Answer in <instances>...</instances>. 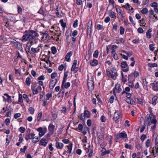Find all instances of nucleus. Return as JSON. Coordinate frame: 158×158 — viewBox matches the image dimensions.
<instances>
[{"label": "nucleus", "mask_w": 158, "mask_h": 158, "mask_svg": "<svg viewBox=\"0 0 158 158\" xmlns=\"http://www.w3.org/2000/svg\"><path fill=\"white\" fill-rule=\"evenodd\" d=\"M10 119L9 118H6L5 119V123L6 125H8L10 123Z\"/></svg>", "instance_id": "nucleus-64"}, {"label": "nucleus", "mask_w": 158, "mask_h": 158, "mask_svg": "<svg viewBox=\"0 0 158 158\" xmlns=\"http://www.w3.org/2000/svg\"><path fill=\"white\" fill-rule=\"evenodd\" d=\"M152 153L153 155L155 154L158 155V139L157 141V138L155 139V147H153L152 148Z\"/></svg>", "instance_id": "nucleus-2"}, {"label": "nucleus", "mask_w": 158, "mask_h": 158, "mask_svg": "<svg viewBox=\"0 0 158 158\" xmlns=\"http://www.w3.org/2000/svg\"><path fill=\"white\" fill-rule=\"evenodd\" d=\"M153 46L154 45L152 44H150L149 46L150 50L152 51H153L155 49V48Z\"/></svg>", "instance_id": "nucleus-58"}, {"label": "nucleus", "mask_w": 158, "mask_h": 158, "mask_svg": "<svg viewBox=\"0 0 158 158\" xmlns=\"http://www.w3.org/2000/svg\"><path fill=\"white\" fill-rule=\"evenodd\" d=\"M152 30L150 29H149L147 31L146 33V36L147 38L150 39L152 37V34L151 33L152 32Z\"/></svg>", "instance_id": "nucleus-20"}, {"label": "nucleus", "mask_w": 158, "mask_h": 158, "mask_svg": "<svg viewBox=\"0 0 158 158\" xmlns=\"http://www.w3.org/2000/svg\"><path fill=\"white\" fill-rule=\"evenodd\" d=\"M98 137L100 139H102L104 138V135L101 133H98L97 134Z\"/></svg>", "instance_id": "nucleus-47"}, {"label": "nucleus", "mask_w": 158, "mask_h": 158, "mask_svg": "<svg viewBox=\"0 0 158 158\" xmlns=\"http://www.w3.org/2000/svg\"><path fill=\"white\" fill-rule=\"evenodd\" d=\"M67 110H68V108L65 106H64V107H62V109L61 110V111L62 113H65L66 112Z\"/></svg>", "instance_id": "nucleus-41"}, {"label": "nucleus", "mask_w": 158, "mask_h": 158, "mask_svg": "<svg viewBox=\"0 0 158 158\" xmlns=\"http://www.w3.org/2000/svg\"><path fill=\"white\" fill-rule=\"evenodd\" d=\"M92 31V28H87V35H90Z\"/></svg>", "instance_id": "nucleus-56"}, {"label": "nucleus", "mask_w": 158, "mask_h": 158, "mask_svg": "<svg viewBox=\"0 0 158 158\" xmlns=\"http://www.w3.org/2000/svg\"><path fill=\"white\" fill-rule=\"evenodd\" d=\"M120 85L119 84H117L115 85V87L113 89V93L115 94V90L116 92L119 93L122 91V89L120 88Z\"/></svg>", "instance_id": "nucleus-5"}, {"label": "nucleus", "mask_w": 158, "mask_h": 158, "mask_svg": "<svg viewBox=\"0 0 158 158\" xmlns=\"http://www.w3.org/2000/svg\"><path fill=\"white\" fill-rule=\"evenodd\" d=\"M98 50H96L94 54H93V56L94 57L97 58L98 57Z\"/></svg>", "instance_id": "nucleus-43"}, {"label": "nucleus", "mask_w": 158, "mask_h": 158, "mask_svg": "<svg viewBox=\"0 0 158 158\" xmlns=\"http://www.w3.org/2000/svg\"><path fill=\"white\" fill-rule=\"evenodd\" d=\"M37 131L39 132V135L40 137H42L45 134V132L43 131L42 128L41 127L38 128Z\"/></svg>", "instance_id": "nucleus-15"}, {"label": "nucleus", "mask_w": 158, "mask_h": 158, "mask_svg": "<svg viewBox=\"0 0 158 158\" xmlns=\"http://www.w3.org/2000/svg\"><path fill=\"white\" fill-rule=\"evenodd\" d=\"M98 64V61L97 60L93 59V60H91L90 64L93 66L97 65Z\"/></svg>", "instance_id": "nucleus-16"}, {"label": "nucleus", "mask_w": 158, "mask_h": 158, "mask_svg": "<svg viewBox=\"0 0 158 158\" xmlns=\"http://www.w3.org/2000/svg\"><path fill=\"white\" fill-rule=\"evenodd\" d=\"M19 131L21 133H23L25 131V129L23 127H21L19 128Z\"/></svg>", "instance_id": "nucleus-50"}, {"label": "nucleus", "mask_w": 158, "mask_h": 158, "mask_svg": "<svg viewBox=\"0 0 158 158\" xmlns=\"http://www.w3.org/2000/svg\"><path fill=\"white\" fill-rule=\"evenodd\" d=\"M116 11L118 14L121 15L122 17H123V13L121 9L119 8H116Z\"/></svg>", "instance_id": "nucleus-24"}, {"label": "nucleus", "mask_w": 158, "mask_h": 158, "mask_svg": "<svg viewBox=\"0 0 158 158\" xmlns=\"http://www.w3.org/2000/svg\"><path fill=\"white\" fill-rule=\"evenodd\" d=\"M84 114L85 118L86 117L87 118H89L90 116V112L87 110H84Z\"/></svg>", "instance_id": "nucleus-21"}, {"label": "nucleus", "mask_w": 158, "mask_h": 158, "mask_svg": "<svg viewBox=\"0 0 158 158\" xmlns=\"http://www.w3.org/2000/svg\"><path fill=\"white\" fill-rule=\"evenodd\" d=\"M117 48V46L116 45H113L111 50V53L112 54H114V53H115V49Z\"/></svg>", "instance_id": "nucleus-32"}, {"label": "nucleus", "mask_w": 158, "mask_h": 158, "mask_svg": "<svg viewBox=\"0 0 158 158\" xmlns=\"http://www.w3.org/2000/svg\"><path fill=\"white\" fill-rule=\"evenodd\" d=\"M126 102L128 103H130L132 105H133L135 103L134 101L132 100L130 98H128L126 100Z\"/></svg>", "instance_id": "nucleus-25"}, {"label": "nucleus", "mask_w": 158, "mask_h": 158, "mask_svg": "<svg viewBox=\"0 0 158 158\" xmlns=\"http://www.w3.org/2000/svg\"><path fill=\"white\" fill-rule=\"evenodd\" d=\"M125 147L126 148L129 149H132L133 148V147L132 145L128 144H126Z\"/></svg>", "instance_id": "nucleus-44"}, {"label": "nucleus", "mask_w": 158, "mask_h": 158, "mask_svg": "<svg viewBox=\"0 0 158 158\" xmlns=\"http://www.w3.org/2000/svg\"><path fill=\"white\" fill-rule=\"evenodd\" d=\"M125 29L122 26H121L120 28V33L121 35H123L124 33Z\"/></svg>", "instance_id": "nucleus-40"}, {"label": "nucleus", "mask_w": 158, "mask_h": 158, "mask_svg": "<svg viewBox=\"0 0 158 158\" xmlns=\"http://www.w3.org/2000/svg\"><path fill=\"white\" fill-rule=\"evenodd\" d=\"M57 73H52L51 75V78L52 79H54L55 77L57 76Z\"/></svg>", "instance_id": "nucleus-57"}, {"label": "nucleus", "mask_w": 158, "mask_h": 158, "mask_svg": "<svg viewBox=\"0 0 158 158\" xmlns=\"http://www.w3.org/2000/svg\"><path fill=\"white\" fill-rule=\"evenodd\" d=\"M88 87L89 88L90 87L91 88V89L92 90H93L94 89V82L92 81V83H90V82H89L88 83Z\"/></svg>", "instance_id": "nucleus-27"}, {"label": "nucleus", "mask_w": 158, "mask_h": 158, "mask_svg": "<svg viewBox=\"0 0 158 158\" xmlns=\"http://www.w3.org/2000/svg\"><path fill=\"white\" fill-rule=\"evenodd\" d=\"M148 12V10L147 8H144L142 9V10H141V12L143 14H146Z\"/></svg>", "instance_id": "nucleus-35"}, {"label": "nucleus", "mask_w": 158, "mask_h": 158, "mask_svg": "<svg viewBox=\"0 0 158 158\" xmlns=\"http://www.w3.org/2000/svg\"><path fill=\"white\" fill-rule=\"evenodd\" d=\"M72 52L71 51L68 52L65 56V60L68 61L70 62V57L72 55Z\"/></svg>", "instance_id": "nucleus-13"}, {"label": "nucleus", "mask_w": 158, "mask_h": 158, "mask_svg": "<svg viewBox=\"0 0 158 158\" xmlns=\"http://www.w3.org/2000/svg\"><path fill=\"white\" fill-rule=\"evenodd\" d=\"M143 84L144 86L146 88L147 87L148 82L146 81L145 78L143 79Z\"/></svg>", "instance_id": "nucleus-38"}, {"label": "nucleus", "mask_w": 158, "mask_h": 158, "mask_svg": "<svg viewBox=\"0 0 158 158\" xmlns=\"http://www.w3.org/2000/svg\"><path fill=\"white\" fill-rule=\"evenodd\" d=\"M28 110L30 114H33L34 113L35 110L33 107H30Z\"/></svg>", "instance_id": "nucleus-37"}, {"label": "nucleus", "mask_w": 158, "mask_h": 158, "mask_svg": "<svg viewBox=\"0 0 158 158\" xmlns=\"http://www.w3.org/2000/svg\"><path fill=\"white\" fill-rule=\"evenodd\" d=\"M24 32L25 34L23 35L21 38L23 42L29 40V42H27L26 45L25 50L27 54L28 53H31L30 48L32 45L36 44L37 42V40L35 38L38 34L33 30H26Z\"/></svg>", "instance_id": "nucleus-1"}, {"label": "nucleus", "mask_w": 158, "mask_h": 158, "mask_svg": "<svg viewBox=\"0 0 158 158\" xmlns=\"http://www.w3.org/2000/svg\"><path fill=\"white\" fill-rule=\"evenodd\" d=\"M120 114L118 113L117 111H115L113 119L115 121L116 123L118 122V120L119 118Z\"/></svg>", "instance_id": "nucleus-7"}, {"label": "nucleus", "mask_w": 158, "mask_h": 158, "mask_svg": "<svg viewBox=\"0 0 158 158\" xmlns=\"http://www.w3.org/2000/svg\"><path fill=\"white\" fill-rule=\"evenodd\" d=\"M133 73H132L131 74L129 75L128 76V81H129L130 80L131 81L133 79Z\"/></svg>", "instance_id": "nucleus-39"}, {"label": "nucleus", "mask_w": 158, "mask_h": 158, "mask_svg": "<svg viewBox=\"0 0 158 158\" xmlns=\"http://www.w3.org/2000/svg\"><path fill=\"white\" fill-rule=\"evenodd\" d=\"M133 73L134 75V77H137L138 76H139V73L138 72L135 71Z\"/></svg>", "instance_id": "nucleus-55"}, {"label": "nucleus", "mask_w": 158, "mask_h": 158, "mask_svg": "<svg viewBox=\"0 0 158 158\" xmlns=\"http://www.w3.org/2000/svg\"><path fill=\"white\" fill-rule=\"evenodd\" d=\"M56 146L57 149H61L63 148V144L61 143L56 142Z\"/></svg>", "instance_id": "nucleus-19"}, {"label": "nucleus", "mask_w": 158, "mask_h": 158, "mask_svg": "<svg viewBox=\"0 0 158 158\" xmlns=\"http://www.w3.org/2000/svg\"><path fill=\"white\" fill-rule=\"evenodd\" d=\"M70 86V84L69 82L65 83L64 85V87L65 88L67 89Z\"/></svg>", "instance_id": "nucleus-51"}, {"label": "nucleus", "mask_w": 158, "mask_h": 158, "mask_svg": "<svg viewBox=\"0 0 158 158\" xmlns=\"http://www.w3.org/2000/svg\"><path fill=\"white\" fill-rule=\"evenodd\" d=\"M57 82V79H56L51 80L49 84V88L50 89H52Z\"/></svg>", "instance_id": "nucleus-8"}, {"label": "nucleus", "mask_w": 158, "mask_h": 158, "mask_svg": "<svg viewBox=\"0 0 158 158\" xmlns=\"http://www.w3.org/2000/svg\"><path fill=\"white\" fill-rule=\"evenodd\" d=\"M52 52V54H55L57 52V50L56 47L54 46L52 47L51 48Z\"/></svg>", "instance_id": "nucleus-34"}, {"label": "nucleus", "mask_w": 158, "mask_h": 158, "mask_svg": "<svg viewBox=\"0 0 158 158\" xmlns=\"http://www.w3.org/2000/svg\"><path fill=\"white\" fill-rule=\"evenodd\" d=\"M100 120L102 123L105 122L106 121V117L104 115H102L100 118Z\"/></svg>", "instance_id": "nucleus-45"}, {"label": "nucleus", "mask_w": 158, "mask_h": 158, "mask_svg": "<svg viewBox=\"0 0 158 158\" xmlns=\"http://www.w3.org/2000/svg\"><path fill=\"white\" fill-rule=\"evenodd\" d=\"M106 145V143L105 142H104L102 143L100 145L101 147L103 149H105V147Z\"/></svg>", "instance_id": "nucleus-46"}, {"label": "nucleus", "mask_w": 158, "mask_h": 158, "mask_svg": "<svg viewBox=\"0 0 158 158\" xmlns=\"http://www.w3.org/2000/svg\"><path fill=\"white\" fill-rule=\"evenodd\" d=\"M21 116V114L20 113L15 114L14 115V117L15 119L20 117Z\"/></svg>", "instance_id": "nucleus-62"}, {"label": "nucleus", "mask_w": 158, "mask_h": 158, "mask_svg": "<svg viewBox=\"0 0 158 158\" xmlns=\"http://www.w3.org/2000/svg\"><path fill=\"white\" fill-rule=\"evenodd\" d=\"M18 102L19 103L20 102H23V99L22 98V95L19 94V100L18 101Z\"/></svg>", "instance_id": "nucleus-36"}, {"label": "nucleus", "mask_w": 158, "mask_h": 158, "mask_svg": "<svg viewBox=\"0 0 158 158\" xmlns=\"http://www.w3.org/2000/svg\"><path fill=\"white\" fill-rule=\"evenodd\" d=\"M42 34L44 35V36L42 37V38H43L45 37L46 39H48V37H49V35L47 33L46 31H45L44 32H42Z\"/></svg>", "instance_id": "nucleus-31"}, {"label": "nucleus", "mask_w": 158, "mask_h": 158, "mask_svg": "<svg viewBox=\"0 0 158 158\" xmlns=\"http://www.w3.org/2000/svg\"><path fill=\"white\" fill-rule=\"evenodd\" d=\"M77 63V60H74L71 68V71H73L74 73H76L78 70V68L76 67Z\"/></svg>", "instance_id": "nucleus-3"}, {"label": "nucleus", "mask_w": 158, "mask_h": 158, "mask_svg": "<svg viewBox=\"0 0 158 158\" xmlns=\"http://www.w3.org/2000/svg\"><path fill=\"white\" fill-rule=\"evenodd\" d=\"M92 22L91 20L88 21L87 25V28H91L92 27Z\"/></svg>", "instance_id": "nucleus-29"}, {"label": "nucleus", "mask_w": 158, "mask_h": 158, "mask_svg": "<svg viewBox=\"0 0 158 158\" xmlns=\"http://www.w3.org/2000/svg\"><path fill=\"white\" fill-rule=\"evenodd\" d=\"M15 46L16 48L19 50L21 51L22 52H23V49L22 46V44L19 42H15Z\"/></svg>", "instance_id": "nucleus-10"}, {"label": "nucleus", "mask_w": 158, "mask_h": 158, "mask_svg": "<svg viewBox=\"0 0 158 158\" xmlns=\"http://www.w3.org/2000/svg\"><path fill=\"white\" fill-rule=\"evenodd\" d=\"M150 85L152 87V89L156 91H158V82L156 81H154Z\"/></svg>", "instance_id": "nucleus-6"}, {"label": "nucleus", "mask_w": 158, "mask_h": 158, "mask_svg": "<svg viewBox=\"0 0 158 158\" xmlns=\"http://www.w3.org/2000/svg\"><path fill=\"white\" fill-rule=\"evenodd\" d=\"M26 83L27 84V85L29 86L31 84V78L29 77H27L26 79Z\"/></svg>", "instance_id": "nucleus-33"}, {"label": "nucleus", "mask_w": 158, "mask_h": 158, "mask_svg": "<svg viewBox=\"0 0 158 158\" xmlns=\"http://www.w3.org/2000/svg\"><path fill=\"white\" fill-rule=\"evenodd\" d=\"M127 65V62L125 61H122L121 63V66L122 68H125Z\"/></svg>", "instance_id": "nucleus-28"}, {"label": "nucleus", "mask_w": 158, "mask_h": 158, "mask_svg": "<svg viewBox=\"0 0 158 158\" xmlns=\"http://www.w3.org/2000/svg\"><path fill=\"white\" fill-rule=\"evenodd\" d=\"M107 75L110 77H111L114 80H115L116 78V76L117 74H114L111 73L110 71H107Z\"/></svg>", "instance_id": "nucleus-14"}, {"label": "nucleus", "mask_w": 158, "mask_h": 158, "mask_svg": "<svg viewBox=\"0 0 158 158\" xmlns=\"http://www.w3.org/2000/svg\"><path fill=\"white\" fill-rule=\"evenodd\" d=\"M151 6L152 7H157V3L156 2H153L151 3Z\"/></svg>", "instance_id": "nucleus-59"}, {"label": "nucleus", "mask_w": 158, "mask_h": 158, "mask_svg": "<svg viewBox=\"0 0 158 158\" xmlns=\"http://www.w3.org/2000/svg\"><path fill=\"white\" fill-rule=\"evenodd\" d=\"M127 134L125 132H122L118 135L117 136L118 139L121 138H125L127 137Z\"/></svg>", "instance_id": "nucleus-11"}, {"label": "nucleus", "mask_w": 158, "mask_h": 158, "mask_svg": "<svg viewBox=\"0 0 158 158\" xmlns=\"http://www.w3.org/2000/svg\"><path fill=\"white\" fill-rule=\"evenodd\" d=\"M93 149H91L88 155V157L89 158H91L93 156Z\"/></svg>", "instance_id": "nucleus-53"}, {"label": "nucleus", "mask_w": 158, "mask_h": 158, "mask_svg": "<svg viewBox=\"0 0 158 158\" xmlns=\"http://www.w3.org/2000/svg\"><path fill=\"white\" fill-rule=\"evenodd\" d=\"M158 99V97L157 96H154L152 99V104L153 105H155L156 104V101Z\"/></svg>", "instance_id": "nucleus-23"}, {"label": "nucleus", "mask_w": 158, "mask_h": 158, "mask_svg": "<svg viewBox=\"0 0 158 158\" xmlns=\"http://www.w3.org/2000/svg\"><path fill=\"white\" fill-rule=\"evenodd\" d=\"M109 13V15L112 18L115 19L116 18V13L114 11H112V10H108Z\"/></svg>", "instance_id": "nucleus-12"}, {"label": "nucleus", "mask_w": 158, "mask_h": 158, "mask_svg": "<svg viewBox=\"0 0 158 158\" xmlns=\"http://www.w3.org/2000/svg\"><path fill=\"white\" fill-rule=\"evenodd\" d=\"M52 93H48L46 94V99L47 100H48L50 98L52 97Z\"/></svg>", "instance_id": "nucleus-48"}, {"label": "nucleus", "mask_w": 158, "mask_h": 158, "mask_svg": "<svg viewBox=\"0 0 158 158\" xmlns=\"http://www.w3.org/2000/svg\"><path fill=\"white\" fill-rule=\"evenodd\" d=\"M114 97L113 96H111L109 100V102H110L111 103H112L114 101Z\"/></svg>", "instance_id": "nucleus-63"}, {"label": "nucleus", "mask_w": 158, "mask_h": 158, "mask_svg": "<svg viewBox=\"0 0 158 158\" xmlns=\"http://www.w3.org/2000/svg\"><path fill=\"white\" fill-rule=\"evenodd\" d=\"M65 35L66 39V42L68 44H69L70 43V41L69 40V35L67 34L66 32V33L65 34Z\"/></svg>", "instance_id": "nucleus-42"}, {"label": "nucleus", "mask_w": 158, "mask_h": 158, "mask_svg": "<svg viewBox=\"0 0 158 158\" xmlns=\"http://www.w3.org/2000/svg\"><path fill=\"white\" fill-rule=\"evenodd\" d=\"M35 134L33 133H27L25 135V139L27 141L29 139H34L35 138Z\"/></svg>", "instance_id": "nucleus-4"}, {"label": "nucleus", "mask_w": 158, "mask_h": 158, "mask_svg": "<svg viewBox=\"0 0 158 158\" xmlns=\"http://www.w3.org/2000/svg\"><path fill=\"white\" fill-rule=\"evenodd\" d=\"M150 140L149 139H148L145 142L146 146L147 148H148L150 146Z\"/></svg>", "instance_id": "nucleus-49"}, {"label": "nucleus", "mask_w": 158, "mask_h": 158, "mask_svg": "<svg viewBox=\"0 0 158 158\" xmlns=\"http://www.w3.org/2000/svg\"><path fill=\"white\" fill-rule=\"evenodd\" d=\"M157 121L156 120V119H155L154 118L153 119V120L152 121V123L154 124L153 126V127H152L151 128V129L152 130L153 129H155L156 127V123Z\"/></svg>", "instance_id": "nucleus-22"}, {"label": "nucleus", "mask_w": 158, "mask_h": 158, "mask_svg": "<svg viewBox=\"0 0 158 158\" xmlns=\"http://www.w3.org/2000/svg\"><path fill=\"white\" fill-rule=\"evenodd\" d=\"M55 128V126L52 124H50L48 127L49 131L52 133L54 132Z\"/></svg>", "instance_id": "nucleus-17"}, {"label": "nucleus", "mask_w": 158, "mask_h": 158, "mask_svg": "<svg viewBox=\"0 0 158 158\" xmlns=\"http://www.w3.org/2000/svg\"><path fill=\"white\" fill-rule=\"evenodd\" d=\"M73 144L72 143H70L68 146H67V147L68 148V152L69 153H71V151L72 148Z\"/></svg>", "instance_id": "nucleus-26"}, {"label": "nucleus", "mask_w": 158, "mask_h": 158, "mask_svg": "<svg viewBox=\"0 0 158 158\" xmlns=\"http://www.w3.org/2000/svg\"><path fill=\"white\" fill-rule=\"evenodd\" d=\"M42 112L40 113L37 116V120L40 121L41 119V118L42 116Z\"/></svg>", "instance_id": "nucleus-60"}, {"label": "nucleus", "mask_w": 158, "mask_h": 158, "mask_svg": "<svg viewBox=\"0 0 158 158\" xmlns=\"http://www.w3.org/2000/svg\"><path fill=\"white\" fill-rule=\"evenodd\" d=\"M40 145L45 147L47 144L48 142L46 141V139L45 138H43L40 140Z\"/></svg>", "instance_id": "nucleus-18"}, {"label": "nucleus", "mask_w": 158, "mask_h": 158, "mask_svg": "<svg viewBox=\"0 0 158 158\" xmlns=\"http://www.w3.org/2000/svg\"><path fill=\"white\" fill-rule=\"evenodd\" d=\"M148 66L150 67H157L158 66V65L157 64L154 63H149L148 64Z\"/></svg>", "instance_id": "nucleus-30"}, {"label": "nucleus", "mask_w": 158, "mask_h": 158, "mask_svg": "<svg viewBox=\"0 0 158 158\" xmlns=\"http://www.w3.org/2000/svg\"><path fill=\"white\" fill-rule=\"evenodd\" d=\"M154 118L156 119V117L154 115H149V114H147L146 116L145 119L147 121L151 122V123Z\"/></svg>", "instance_id": "nucleus-9"}, {"label": "nucleus", "mask_w": 158, "mask_h": 158, "mask_svg": "<svg viewBox=\"0 0 158 158\" xmlns=\"http://www.w3.org/2000/svg\"><path fill=\"white\" fill-rule=\"evenodd\" d=\"M27 146H24L23 147V148H20V150L21 152H23L24 153L25 152V150L27 148Z\"/></svg>", "instance_id": "nucleus-54"}, {"label": "nucleus", "mask_w": 158, "mask_h": 158, "mask_svg": "<svg viewBox=\"0 0 158 158\" xmlns=\"http://www.w3.org/2000/svg\"><path fill=\"white\" fill-rule=\"evenodd\" d=\"M19 141L21 143L23 141V138L22 137V134H20L19 135Z\"/></svg>", "instance_id": "nucleus-61"}, {"label": "nucleus", "mask_w": 158, "mask_h": 158, "mask_svg": "<svg viewBox=\"0 0 158 158\" xmlns=\"http://www.w3.org/2000/svg\"><path fill=\"white\" fill-rule=\"evenodd\" d=\"M31 89H32L33 93L34 94H38V92L37 89H33L32 88H31Z\"/></svg>", "instance_id": "nucleus-52"}]
</instances>
